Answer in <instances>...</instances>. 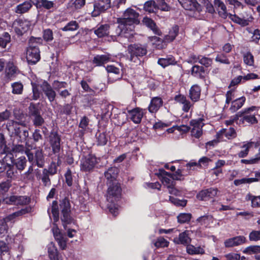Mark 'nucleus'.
I'll list each match as a JSON object with an SVG mask.
<instances>
[{
    "instance_id": "f257e3e1",
    "label": "nucleus",
    "mask_w": 260,
    "mask_h": 260,
    "mask_svg": "<svg viewBox=\"0 0 260 260\" xmlns=\"http://www.w3.org/2000/svg\"><path fill=\"white\" fill-rule=\"evenodd\" d=\"M139 14L131 8L126 9L119 20L117 31L118 36L129 38L134 34V25L139 23Z\"/></svg>"
},
{
    "instance_id": "f03ea898",
    "label": "nucleus",
    "mask_w": 260,
    "mask_h": 260,
    "mask_svg": "<svg viewBox=\"0 0 260 260\" xmlns=\"http://www.w3.org/2000/svg\"><path fill=\"white\" fill-rule=\"evenodd\" d=\"M121 188L117 181L108 185L107 193V208L110 212L114 216L119 213V206L115 203L121 198Z\"/></svg>"
},
{
    "instance_id": "7ed1b4c3",
    "label": "nucleus",
    "mask_w": 260,
    "mask_h": 260,
    "mask_svg": "<svg viewBox=\"0 0 260 260\" xmlns=\"http://www.w3.org/2000/svg\"><path fill=\"white\" fill-rule=\"evenodd\" d=\"M214 4L219 15L221 17L225 19L229 16L231 20L242 26L248 25L253 19L251 15H247V17L243 16L241 18L236 15L229 14L227 12L226 6L220 0H214Z\"/></svg>"
},
{
    "instance_id": "20e7f679",
    "label": "nucleus",
    "mask_w": 260,
    "mask_h": 260,
    "mask_svg": "<svg viewBox=\"0 0 260 260\" xmlns=\"http://www.w3.org/2000/svg\"><path fill=\"white\" fill-rule=\"evenodd\" d=\"M40 41V38H31L29 40L26 50V59L29 63L35 64L40 59V50L37 45Z\"/></svg>"
},
{
    "instance_id": "39448f33",
    "label": "nucleus",
    "mask_w": 260,
    "mask_h": 260,
    "mask_svg": "<svg viewBox=\"0 0 260 260\" xmlns=\"http://www.w3.org/2000/svg\"><path fill=\"white\" fill-rule=\"evenodd\" d=\"M178 1L184 9L193 13V17L198 19L203 18L204 17L201 15V6L196 0H178Z\"/></svg>"
},
{
    "instance_id": "423d86ee",
    "label": "nucleus",
    "mask_w": 260,
    "mask_h": 260,
    "mask_svg": "<svg viewBox=\"0 0 260 260\" xmlns=\"http://www.w3.org/2000/svg\"><path fill=\"white\" fill-rule=\"evenodd\" d=\"M130 54V60L135 62H140L139 57H142L147 54V47L140 44L131 45L128 47Z\"/></svg>"
},
{
    "instance_id": "0eeeda50",
    "label": "nucleus",
    "mask_w": 260,
    "mask_h": 260,
    "mask_svg": "<svg viewBox=\"0 0 260 260\" xmlns=\"http://www.w3.org/2000/svg\"><path fill=\"white\" fill-rule=\"evenodd\" d=\"M60 207L62 214L61 219L63 225L72 223L73 219L70 215L71 205L69 200L67 199H63L60 202Z\"/></svg>"
},
{
    "instance_id": "6e6552de",
    "label": "nucleus",
    "mask_w": 260,
    "mask_h": 260,
    "mask_svg": "<svg viewBox=\"0 0 260 260\" xmlns=\"http://www.w3.org/2000/svg\"><path fill=\"white\" fill-rule=\"evenodd\" d=\"M32 25V22L26 19H18L13 23L16 33L19 36L28 31Z\"/></svg>"
},
{
    "instance_id": "1a4fd4ad",
    "label": "nucleus",
    "mask_w": 260,
    "mask_h": 260,
    "mask_svg": "<svg viewBox=\"0 0 260 260\" xmlns=\"http://www.w3.org/2000/svg\"><path fill=\"white\" fill-rule=\"evenodd\" d=\"M111 7L110 0H95L93 5V10L91 12L93 17H96Z\"/></svg>"
},
{
    "instance_id": "9d476101",
    "label": "nucleus",
    "mask_w": 260,
    "mask_h": 260,
    "mask_svg": "<svg viewBox=\"0 0 260 260\" xmlns=\"http://www.w3.org/2000/svg\"><path fill=\"white\" fill-rule=\"evenodd\" d=\"M162 184L168 188L174 186V179L173 175L162 169H159L155 173Z\"/></svg>"
},
{
    "instance_id": "9b49d317",
    "label": "nucleus",
    "mask_w": 260,
    "mask_h": 260,
    "mask_svg": "<svg viewBox=\"0 0 260 260\" xmlns=\"http://www.w3.org/2000/svg\"><path fill=\"white\" fill-rule=\"evenodd\" d=\"M204 120L203 118H200L190 121V124L192 126L191 135L192 137L198 139L202 135V127L204 125Z\"/></svg>"
},
{
    "instance_id": "f8f14e48",
    "label": "nucleus",
    "mask_w": 260,
    "mask_h": 260,
    "mask_svg": "<svg viewBox=\"0 0 260 260\" xmlns=\"http://www.w3.org/2000/svg\"><path fill=\"white\" fill-rule=\"evenodd\" d=\"M3 202L7 204L25 205L29 203L30 199L26 196H11L4 199Z\"/></svg>"
},
{
    "instance_id": "ddd939ff",
    "label": "nucleus",
    "mask_w": 260,
    "mask_h": 260,
    "mask_svg": "<svg viewBox=\"0 0 260 260\" xmlns=\"http://www.w3.org/2000/svg\"><path fill=\"white\" fill-rule=\"evenodd\" d=\"M97 162V158L95 156L89 155L81 160V170L84 171H90L94 168Z\"/></svg>"
},
{
    "instance_id": "4468645a",
    "label": "nucleus",
    "mask_w": 260,
    "mask_h": 260,
    "mask_svg": "<svg viewBox=\"0 0 260 260\" xmlns=\"http://www.w3.org/2000/svg\"><path fill=\"white\" fill-rule=\"evenodd\" d=\"M211 159L207 157L204 156L201 158L198 162H195L192 160L186 164V167L188 173L190 171L194 170L196 168H201L202 166L206 167L208 165Z\"/></svg>"
},
{
    "instance_id": "2eb2a0df",
    "label": "nucleus",
    "mask_w": 260,
    "mask_h": 260,
    "mask_svg": "<svg viewBox=\"0 0 260 260\" xmlns=\"http://www.w3.org/2000/svg\"><path fill=\"white\" fill-rule=\"evenodd\" d=\"M40 87L50 102L55 100L56 95V92L53 87L47 82L44 81L41 84Z\"/></svg>"
},
{
    "instance_id": "dca6fc26",
    "label": "nucleus",
    "mask_w": 260,
    "mask_h": 260,
    "mask_svg": "<svg viewBox=\"0 0 260 260\" xmlns=\"http://www.w3.org/2000/svg\"><path fill=\"white\" fill-rule=\"evenodd\" d=\"M50 143L54 153H57L60 148V138L56 132L53 131L51 133L50 136Z\"/></svg>"
},
{
    "instance_id": "f3484780",
    "label": "nucleus",
    "mask_w": 260,
    "mask_h": 260,
    "mask_svg": "<svg viewBox=\"0 0 260 260\" xmlns=\"http://www.w3.org/2000/svg\"><path fill=\"white\" fill-rule=\"evenodd\" d=\"M190 232L189 231H185L179 234L178 237L174 239L173 241L176 244H181L187 246L191 243V239L189 237Z\"/></svg>"
},
{
    "instance_id": "a211bd4d",
    "label": "nucleus",
    "mask_w": 260,
    "mask_h": 260,
    "mask_svg": "<svg viewBox=\"0 0 260 260\" xmlns=\"http://www.w3.org/2000/svg\"><path fill=\"white\" fill-rule=\"evenodd\" d=\"M128 116L130 119L135 123H140L144 115V110L140 108H136L133 110H128Z\"/></svg>"
},
{
    "instance_id": "6ab92c4d",
    "label": "nucleus",
    "mask_w": 260,
    "mask_h": 260,
    "mask_svg": "<svg viewBox=\"0 0 260 260\" xmlns=\"http://www.w3.org/2000/svg\"><path fill=\"white\" fill-rule=\"evenodd\" d=\"M163 103L162 99L160 97L152 98L148 107L149 112L151 113H156L162 107Z\"/></svg>"
},
{
    "instance_id": "aec40b11",
    "label": "nucleus",
    "mask_w": 260,
    "mask_h": 260,
    "mask_svg": "<svg viewBox=\"0 0 260 260\" xmlns=\"http://www.w3.org/2000/svg\"><path fill=\"white\" fill-rule=\"evenodd\" d=\"M257 108L255 106H252L250 108L245 109L242 112L238 113L242 114L241 115H244V119L245 121L251 124H255L257 122V120L255 117L254 115L249 114L251 111L256 110ZM241 116L240 117H241Z\"/></svg>"
},
{
    "instance_id": "412c9836",
    "label": "nucleus",
    "mask_w": 260,
    "mask_h": 260,
    "mask_svg": "<svg viewBox=\"0 0 260 260\" xmlns=\"http://www.w3.org/2000/svg\"><path fill=\"white\" fill-rule=\"evenodd\" d=\"M30 115L34 117L33 122L36 126H41L44 122V119L40 114V112L35 106L29 107Z\"/></svg>"
},
{
    "instance_id": "4be33fe9",
    "label": "nucleus",
    "mask_w": 260,
    "mask_h": 260,
    "mask_svg": "<svg viewBox=\"0 0 260 260\" xmlns=\"http://www.w3.org/2000/svg\"><path fill=\"white\" fill-rule=\"evenodd\" d=\"M110 61H114V58L109 54L98 55L93 59V63L101 66Z\"/></svg>"
},
{
    "instance_id": "5701e85b",
    "label": "nucleus",
    "mask_w": 260,
    "mask_h": 260,
    "mask_svg": "<svg viewBox=\"0 0 260 260\" xmlns=\"http://www.w3.org/2000/svg\"><path fill=\"white\" fill-rule=\"evenodd\" d=\"M245 242L246 238L244 236H240L228 239L224 243L226 247H232L242 245Z\"/></svg>"
},
{
    "instance_id": "b1692460",
    "label": "nucleus",
    "mask_w": 260,
    "mask_h": 260,
    "mask_svg": "<svg viewBox=\"0 0 260 260\" xmlns=\"http://www.w3.org/2000/svg\"><path fill=\"white\" fill-rule=\"evenodd\" d=\"M6 76L9 79L15 77L19 73L18 68L12 60H9L6 64Z\"/></svg>"
},
{
    "instance_id": "393cba45",
    "label": "nucleus",
    "mask_w": 260,
    "mask_h": 260,
    "mask_svg": "<svg viewBox=\"0 0 260 260\" xmlns=\"http://www.w3.org/2000/svg\"><path fill=\"white\" fill-rule=\"evenodd\" d=\"M48 253L50 260H63L55 244L52 242H51L48 245Z\"/></svg>"
},
{
    "instance_id": "a878e982",
    "label": "nucleus",
    "mask_w": 260,
    "mask_h": 260,
    "mask_svg": "<svg viewBox=\"0 0 260 260\" xmlns=\"http://www.w3.org/2000/svg\"><path fill=\"white\" fill-rule=\"evenodd\" d=\"M118 170L116 167H111L109 168L105 173V176L107 180L108 185L111 184L113 182L117 181L116 180Z\"/></svg>"
},
{
    "instance_id": "bb28decb",
    "label": "nucleus",
    "mask_w": 260,
    "mask_h": 260,
    "mask_svg": "<svg viewBox=\"0 0 260 260\" xmlns=\"http://www.w3.org/2000/svg\"><path fill=\"white\" fill-rule=\"evenodd\" d=\"M216 135L219 141L223 136H224L228 139H231L236 137V132L234 128L232 127H230L229 129L223 128L218 132Z\"/></svg>"
},
{
    "instance_id": "cd10ccee",
    "label": "nucleus",
    "mask_w": 260,
    "mask_h": 260,
    "mask_svg": "<svg viewBox=\"0 0 260 260\" xmlns=\"http://www.w3.org/2000/svg\"><path fill=\"white\" fill-rule=\"evenodd\" d=\"M189 95L192 102H196L199 101L201 95L200 87L197 84L192 86L189 90Z\"/></svg>"
},
{
    "instance_id": "c85d7f7f",
    "label": "nucleus",
    "mask_w": 260,
    "mask_h": 260,
    "mask_svg": "<svg viewBox=\"0 0 260 260\" xmlns=\"http://www.w3.org/2000/svg\"><path fill=\"white\" fill-rule=\"evenodd\" d=\"M143 23L147 27L150 28L153 33L157 35H160L161 31L159 28L156 26L154 22L150 18L145 17L142 20Z\"/></svg>"
},
{
    "instance_id": "c756f323",
    "label": "nucleus",
    "mask_w": 260,
    "mask_h": 260,
    "mask_svg": "<svg viewBox=\"0 0 260 260\" xmlns=\"http://www.w3.org/2000/svg\"><path fill=\"white\" fill-rule=\"evenodd\" d=\"M31 7L32 5L30 2H25L16 7L15 12L19 14H22L27 12Z\"/></svg>"
},
{
    "instance_id": "7c9ffc66",
    "label": "nucleus",
    "mask_w": 260,
    "mask_h": 260,
    "mask_svg": "<svg viewBox=\"0 0 260 260\" xmlns=\"http://www.w3.org/2000/svg\"><path fill=\"white\" fill-rule=\"evenodd\" d=\"M245 98L244 96H242L233 101L232 102V105L230 108V110L232 112H236L243 106L245 102Z\"/></svg>"
},
{
    "instance_id": "2f4dec72",
    "label": "nucleus",
    "mask_w": 260,
    "mask_h": 260,
    "mask_svg": "<svg viewBox=\"0 0 260 260\" xmlns=\"http://www.w3.org/2000/svg\"><path fill=\"white\" fill-rule=\"evenodd\" d=\"M31 211V208L29 207H25V208L22 209L17 212H15L11 214H10L7 216L5 219L7 221H9L13 220L15 218L25 214L27 213L30 212Z\"/></svg>"
},
{
    "instance_id": "473e14b6",
    "label": "nucleus",
    "mask_w": 260,
    "mask_h": 260,
    "mask_svg": "<svg viewBox=\"0 0 260 260\" xmlns=\"http://www.w3.org/2000/svg\"><path fill=\"white\" fill-rule=\"evenodd\" d=\"M157 63L163 68L169 65H174L176 63L174 58L172 56H168L167 58H161L158 59Z\"/></svg>"
},
{
    "instance_id": "72a5a7b5",
    "label": "nucleus",
    "mask_w": 260,
    "mask_h": 260,
    "mask_svg": "<svg viewBox=\"0 0 260 260\" xmlns=\"http://www.w3.org/2000/svg\"><path fill=\"white\" fill-rule=\"evenodd\" d=\"M85 1L86 0L70 1L67 5V8L71 9L72 11L80 9L85 5Z\"/></svg>"
},
{
    "instance_id": "f704fd0d",
    "label": "nucleus",
    "mask_w": 260,
    "mask_h": 260,
    "mask_svg": "<svg viewBox=\"0 0 260 260\" xmlns=\"http://www.w3.org/2000/svg\"><path fill=\"white\" fill-rule=\"evenodd\" d=\"M0 252H1V258H2L5 259V256L8 258V260H10L11 256L9 253V248L8 245L3 241H0Z\"/></svg>"
},
{
    "instance_id": "c9c22d12",
    "label": "nucleus",
    "mask_w": 260,
    "mask_h": 260,
    "mask_svg": "<svg viewBox=\"0 0 260 260\" xmlns=\"http://www.w3.org/2000/svg\"><path fill=\"white\" fill-rule=\"evenodd\" d=\"M109 25H101L96 29H95L94 33L98 37H103L109 34Z\"/></svg>"
},
{
    "instance_id": "e433bc0d",
    "label": "nucleus",
    "mask_w": 260,
    "mask_h": 260,
    "mask_svg": "<svg viewBox=\"0 0 260 260\" xmlns=\"http://www.w3.org/2000/svg\"><path fill=\"white\" fill-rule=\"evenodd\" d=\"M51 210L52 216L53 217L54 222H57L59 220V210L57 202L55 201L52 203L51 209H48V213L50 215V211Z\"/></svg>"
},
{
    "instance_id": "4c0bfd02",
    "label": "nucleus",
    "mask_w": 260,
    "mask_h": 260,
    "mask_svg": "<svg viewBox=\"0 0 260 260\" xmlns=\"http://www.w3.org/2000/svg\"><path fill=\"white\" fill-rule=\"evenodd\" d=\"M108 140L106 134L104 132H98L96 134V143L98 146L105 145Z\"/></svg>"
},
{
    "instance_id": "58836bf2",
    "label": "nucleus",
    "mask_w": 260,
    "mask_h": 260,
    "mask_svg": "<svg viewBox=\"0 0 260 260\" xmlns=\"http://www.w3.org/2000/svg\"><path fill=\"white\" fill-rule=\"evenodd\" d=\"M205 70L203 67L195 65L192 67L191 74L197 78H203L204 77Z\"/></svg>"
},
{
    "instance_id": "ea45409f",
    "label": "nucleus",
    "mask_w": 260,
    "mask_h": 260,
    "mask_svg": "<svg viewBox=\"0 0 260 260\" xmlns=\"http://www.w3.org/2000/svg\"><path fill=\"white\" fill-rule=\"evenodd\" d=\"M35 161L36 165L40 168H42L44 166V156L42 150H37L35 152Z\"/></svg>"
},
{
    "instance_id": "a19ab883",
    "label": "nucleus",
    "mask_w": 260,
    "mask_h": 260,
    "mask_svg": "<svg viewBox=\"0 0 260 260\" xmlns=\"http://www.w3.org/2000/svg\"><path fill=\"white\" fill-rule=\"evenodd\" d=\"M156 4L154 1H148L144 5V10L149 13H155L157 11Z\"/></svg>"
},
{
    "instance_id": "79ce46f5",
    "label": "nucleus",
    "mask_w": 260,
    "mask_h": 260,
    "mask_svg": "<svg viewBox=\"0 0 260 260\" xmlns=\"http://www.w3.org/2000/svg\"><path fill=\"white\" fill-rule=\"evenodd\" d=\"M187 252L189 254H198L204 253V249L200 247H194L188 244L186 247Z\"/></svg>"
},
{
    "instance_id": "37998d69",
    "label": "nucleus",
    "mask_w": 260,
    "mask_h": 260,
    "mask_svg": "<svg viewBox=\"0 0 260 260\" xmlns=\"http://www.w3.org/2000/svg\"><path fill=\"white\" fill-rule=\"evenodd\" d=\"M179 31V27L178 26H175L169 31V33L165 37V40L167 42H171L173 41L177 35H178Z\"/></svg>"
},
{
    "instance_id": "c03bdc74",
    "label": "nucleus",
    "mask_w": 260,
    "mask_h": 260,
    "mask_svg": "<svg viewBox=\"0 0 260 260\" xmlns=\"http://www.w3.org/2000/svg\"><path fill=\"white\" fill-rule=\"evenodd\" d=\"M243 252L246 254H253L260 253V246H250L243 250Z\"/></svg>"
},
{
    "instance_id": "a18cd8bd",
    "label": "nucleus",
    "mask_w": 260,
    "mask_h": 260,
    "mask_svg": "<svg viewBox=\"0 0 260 260\" xmlns=\"http://www.w3.org/2000/svg\"><path fill=\"white\" fill-rule=\"evenodd\" d=\"M253 144V142H248L244 144L242 146V148H244V149L243 150H241L239 153L238 156L240 158H243L246 157L249 152V148L252 146V144Z\"/></svg>"
},
{
    "instance_id": "49530a36",
    "label": "nucleus",
    "mask_w": 260,
    "mask_h": 260,
    "mask_svg": "<svg viewBox=\"0 0 260 260\" xmlns=\"http://www.w3.org/2000/svg\"><path fill=\"white\" fill-rule=\"evenodd\" d=\"M26 159L24 156H21L18 158L15 162L17 169L21 171L23 170L26 166Z\"/></svg>"
},
{
    "instance_id": "de8ad7c7",
    "label": "nucleus",
    "mask_w": 260,
    "mask_h": 260,
    "mask_svg": "<svg viewBox=\"0 0 260 260\" xmlns=\"http://www.w3.org/2000/svg\"><path fill=\"white\" fill-rule=\"evenodd\" d=\"M13 94H21L23 89V84L20 82H16L11 84Z\"/></svg>"
},
{
    "instance_id": "09e8293b",
    "label": "nucleus",
    "mask_w": 260,
    "mask_h": 260,
    "mask_svg": "<svg viewBox=\"0 0 260 260\" xmlns=\"http://www.w3.org/2000/svg\"><path fill=\"white\" fill-rule=\"evenodd\" d=\"M49 174L47 173V169H44L40 177L43 185L46 186H49L51 185V181L49 178Z\"/></svg>"
},
{
    "instance_id": "8fccbe9b",
    "label": "nucleus",
    "mask_w": 260,
    "mask_h": 260,
    "mask_svg": "<svg viewBox=\"0 0 260 260\" xmlns=\"http://www.w3.org/2000/svg\"><path fill=\"white\" fill-rule=\"evenodd\" d=\"M155 2L157 10L159 9L161 11H168L170 10V7L167 4L165 0H155Z\"/></svg>"
},
{
    "instance_id": "3c124183",
    "label": "nucleus",
    "mask_w": 260,
    "mask_h": 260,
    "mask_svg": "<svg viewBox=\"0 0 260 260\" xmlns=\"http://www.w3.org/2000/svg\"><path fill=\"white\" fill-rule=\"evenodd\" d=\"M78 24L76 21H71L61 29L63 31H74L78 28Z\"/></svg>"
},
{
    "instance_id": "603ef678",
    "label": "nucleus",
    "mask_w": 260,
    "mask_h": 260,
    "mask_svg": "<svg viewBox=\"0 0 260 260\" xmlns=\"http://www.w3.org/2000/svg\"><path fill=\"white\" fill-rule=\"evenodd\" d=\"M10 36L8 32H5L0 36V47L4 48L6 47L7 44L10 41Z\"/></svg>"
},
{
    "instance_id": "864d4df0",
    "label": "nucleus",
    "mask_w": 260,
    "mask_h": 260,
    "mask_svg": "<svg viewBox=\"0 0 260 260\" xmlns=\"http://www.w3.org/2000/svg\"><path fill=\"white\" fill-rule=\"evenodd\" d=\"M191 218V214L190 213H180L177 216L178 221L183 223L190 221Z\"/></svg>"
},
{
    "instance_id": "5fc2aeb1",
    "label": "nucleus",
    "mask_w": 260,
    "mask_h": 260,
    "mask_svg": "<svg viewBox=\"0 0 260 260\" xmlns=\"http://www.w3.org/2000/svg\"><path fill=\"white\" fill-rule=\"evenodd\" d=\"M11 186V181L7 180L0 183V196L8 191Z\"/></svg>"
},
{
    "instance_id": "6e6d98bb",
    "label": "nucleus",
    "mask_w": 260,
    "mask_h": 260,
    "mask_svg": "<svg viewBox=\"0 0 260 260\" xmlns=\"http://www.w3.org/2000/svg\"><path fill=\"white\" fill-rule=\"evenodd\" d=\"M33 165L29 167L28 170L23 174L21 176L24 180H34V176L32 175L33 172Z\"/></svg>"
},
{
    "instance_id": "4d7b16f0",
    "label": "nucleus",
    "mask_w": 260,
    "mask_h": 260,
    "mask_svg": "<svg viewBox=\"0 0 260 260\" xmlns=\"http://www.w3.org/2000/svg\"><path fill=\"white\" fill-rule=\"evenodd\" d=\"M106 70L109 73H113L115 75H118L117 79H119L120 76V69L113 65H108L106 67Z\"/></svg>"
},
{
    "instance_id": "13d9d810",
    "label": "nucleus",
    "mask_w": 260,
    "mask_h": 260,
    "mask_svg": "<svg viewBox=\"0 0 260 260\" xmlns=\"http://www.w3.org/2000/svg\"><path fill=\"white\" fill-rule=\"evenodd\" d=\"M243 60L244 63L247 65L251 66L253 64V56L250 52H247L244 54Z\"/></svg>"
},
{
    "instance_id": "bf43d9fd",
    "label": "nucleus",
    "mask_w": 260,
    "mask_h": 260,
    "mask_svg": "<svg viewBox=\"0 0 260 260\" xmlns=\"http://www.w3.org/2000/svg\"><path fill=\"white\" fill-rule=\"evenodd\" d=\"M215 61L226 64H229L230 63V61L228 57L223 53L218 54L215 58Z\"/></svg>"
},
{
    "instance_id": "052dcab7",
    "label": "nucleus",
    "mask_w": 260,
    "mask_h": 260,
    "mask_svg": "<svg viewBox=\"0 0 260 260\" xmlns=\"http://www.w3.org/2000/svg\"><path fill=\"white\" fill-rule=\"evenodd\" d=\"M199 62L206 67H208L211 66L212 59L207 57L199 56Z\"/></svg>"
},
{
    "instance_id": "680f3d73",
    "label": "nucleus",
    "mask_w": 260,
    "mask_h": 260,
    "mask_svg": "<svg viewBox=\"0 0 260 260\" xmlns=\"http://www.w3.org/2000/svg\"><path fill=\"white\" fill-rule=\"evenodd\" d=\"M169 242L162 237L157 238L154 245L157 247H166L169 246Z\"/></svg>"
},
{
    "instance_id": "e2e57ef3",
    "label": "nucleus",
    "mask_w": 260,
    "mask_h": 260,
    "mask_svg": "<svg viewBox=\"0 0 260 260\" xmlns=\"http://www.w3.org/2000/svg\"><path fill=\"white\" fill-rule=\"evenodd\" d=\"M52 86L54 90L59 92L61 89L67 87V83L66 82L54 81L52 84Z\"/></svg>"
},
{
    "instance_id": "0e129e2a",
    "label": "nucleus",
    "mask_w": 260,
    "mask_h": 260,
    "mask_svg": "<svg viewBox=\"0 0 260 260\" xmlns=\"http://www.w3.org/2000/svg\"><path fill=\"white\" fill-rule=\"evenodd\" d=\"M171 124V122H162L159 120L154 123L153 125V128L155 129H161L164 127H168L170 126Z\"/></svg>"
},
{
    "instance_id": "69168bd1",
    "label": "nucleus",
    "mask_w": 260,
    "mask_h": 260,
    "mask_svg": "<svg viewBox=\"0 0 260 260\" xmlns=\"http://www.w3.org/2000/svg\"><path fill=\"white\" fill-rule=\"evenodd\" d=\"M59 246L62 249H64L67 246V238L65 236L61 235L58 237V239H55Z\"/></svg>"
},
{
    "instance_id": "338daca9",
    "label": "nucleus",
    "mask_w": 260,
    "mask_h": 260,
    "mask_svg": "<svg viewBox=\"0 0 260 260\" xmlns=\"http://www.w3.org/2000/svg\"><path fill=\"white\" fill-rule=\"evenodd\" d=\"M249 238L251 241L260 240V231H252L249 234Z\"/></svg>"
},
{
    "instance_id": "774afa93",
    "label": "nucleus",
    "mask_w": 260,
    "mask_h": 260,
    "mask_svg": "<svg viewBox=\"0 0 260 260\" xmlns=\"http://www.w3.org/2000/svg\"><path fill=\"white\" fill-rule=\"evenodd\" d=\"M260 160V152L255 156L254 158L250 159H242L241 162L245 164H254L257 163Z\"/></svg>"
}]
</instances>
